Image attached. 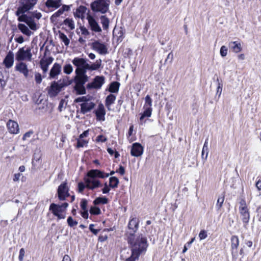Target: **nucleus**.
I'll use <instances>...</instances> for the list:
<instances>
[{"label":"nucleus","instance_id":"obj_57","mask_svg":"<svg viewBox=\"0 0 261 261\" xmlns=\"http://www.w3.org/2000/svg\"><path fill=\"white\" fill-rule=\"evenodd\" d=\"M31 15L34 18H36L37 20L40 19L42 17V14L40 12H37V11H34L31 13Z\"/></svg>","mask_w":261,"mask_h":261},{"label":"nucleus","instance_id":"obj_6","mask_svg":"<svg viewBox=\"0 0 261 261\" xmlns=\"http://www.w3.org/2000/svg\"><path fill=\"white\" fill-rule=\"evenodd\" d=\"M109 1L108 0H96L91 4V8L94 12H99L105 14L109 10Z\"/></svg>","mask_w":261,"mask_h":261},{"label":"nucleus","instance_id":"obj_51","mask_svg":"<svg viewBox=\"0 0 261 261\" xmlns=\"http://www.w3.org/2000/svg\"><path fill=\"white\" fill-rule=\"evenodd\" d=\"M26 24L29 27L31 30L36 31L37 29V24L34 20L28 21Z\"/></svg>","mask_w":261,"mask_h":261},{"label":"nucleus","instance_id":"obj_35","mask_svg":"<svg viewBox=\"0 0 261 261\" xmlns=\"http://www.w3.org/2000/svg\"><path fill=\"white\" fill-rule=\"evenodd\" d=\"M39 66L41 69L42 70L43 74H46L48 71V67L49 65L46 63L44 58H42L40 60Z\"/></svg>","mask_w":261,"mask_h":261},{"label":"nucleus","instance_id":"obj_17","mask_svg":"<svg viewBox=\"0 0 261 261\" xmlns=\"http://www.w3.org/2000/svg\"><path fill=\"white\" fill-rule=\"evenodd\" d=\"M61 65L58 63H55L50 70L49 78L57 79V77L61 73Z\"/></svg>","mask_w":261,"mask_h":261},{"label":"nucleus","instance_id":"obj_1","mask_svg":"<svg viewBox=\"0 0 261 261\" xmlns=\"http://www.w3.org/2000/svg\"><path fill=\"white\" fill-rule=\"evenodd\" d=\"M127 241L131 251V255L126 258L125 261L138 260L141 254L145 253L147 250L148 246L147 238L142 234H140L138 236L129 234Z\"/></svg>","mask_w":261,"mask_h":261},{"label":"nucleus","instance_id":"obj_8","mask_svg":"<svg viewBox=\"0 0 261 261\" xmlns=\"http://www.w3.org/2000/svg\"><path fill=\"white\" fill-rule=\"evenodd\" d=\"M58 197L59 200L64 201L70 196L69 188L65 181L61 183L57 189Z\"/></svg>","mask_w":261,"mask_h":261},{"label":"nucleus","instance_id":"obj_50","mask_svg":"<svg viewBox=\"0 0 261 261\" xmlns=\"http://www.w3.org/2000/svg\"><path fill=\"white\" fill-rule=\"evenodd\" d=\"M80 206L82 211L88 210V201L87 199L83 198L81 199L80 202Z\"/></svg>","mask_w":261,"mask_h":261},{"label":"nucleus","instance_id":"obj_20","mask_svg":"<svg viewBox=\"0 0 261 261\" xmlns=\"http://www.w3.org/2000/svg\"><path fill=\"white\" fill-rule=\"evenodd\" d=\"M7 127L11 134H17L19 132V128L17 122L10 119L7 123Z\"/></svg>","mask_w":261,"mask_h":261},{"label":"nucleus","instance_id":"obj_13","mask_svg":"<svg viewBox=\"0 0 261 261\" xmlns=\"http://www.w3.org/2000/svg\"><path fill=\"white\" fill-rule=\"evenodd\" d=\"M76 75L74 77L75 84L84 85L88 80V77L86 75V72L82 70H75Z\"/></svg>","mask_w":261,"mask_h":261},{"label":"nucleus","instance_id":"obj_64","mask_svg":"<svg viewBox=\"0 0 261 261\" xmlns=\"http://www.w3.org/2000/svg\"><path fill=\"white\" fill-rule=\"evenodd\" d=\"M81 215L82 217L84 219H88L89 214H88V210H85L82 211L81 212Z\"/></svg>","mask_w":261,"mask_h":261},{"label":"nucleus","instance_id":"obj_5","mask_svg":"<svg viewBox=\"0 0 261 261\" xmlns=\"http://www.w3.org/2000/svg\"><path fill=\"white\" fill-rule=\"evenodd\" d=\"M37 2L38 0H19V6L16 12V15L19 16L20 14L25 13L33 9Z\"/></svg>","mask_w":261,"mask_h":261},{"label":"nucleus","instance_id":"obj_4","mask_svg":"<svg viewBox=\"0 0 261 261\" xmlns=\"http://www.w3.org/2000/svg\"><path fill=\"white\" fill-rule=\"evenodd\" d=\"M83 180L84 182L81 181L77 184L76 191L79 193L83 194L85 189L86 188L93 191L96 188H98L102 186L101 183L99 182L98 181H95L94 180H90V179L89 178H87V177L85 176H84Z\"/></svg>","mask_w":261,"mask_h":261},{"label":"nucleus","instance_id":"obj_23","mask_svg":"<svg viewBox=\"0 0 261 261\" xmlns=\"http://www.w3.org/2000/svg\"><path fill=\"white\" fill-rule=\"evenodd\" d=\"M14 63V54L12 51H9L3 60V64L7 68H10Z\"/></svg>","mask_w":261,"mask_h":261},{"label":"nucleus","instance_id":"obj_14","mask_svg":"<svg viewBox=\"0 0 261 261\" xmlns=\"http://www.w3.org/2000/svg\"><path fill=\"white\" fill-rule=\"evenodd\" d=\"M92 48L97 51L99 54L106 55L108 54V48L107 46L99 41L96 40L92 43Z\"/></svg>","mask_w":261,"mask_h":261},{"label":"nucleus","instance_id":"obj_33","mask_svg":"<svg viewBox=\"0 0 261 261\" xmlns=\"http://www.w3.org/2000/svg\"><path fill=\"white\" fill-rule=\"evenodd\" d=\"M119 184V179L116 176H111L109 178L110 187L111 189H115L118 188Z\"/></svg>","mask_w":261,"mask_h":261},{"label":"nucleus","instance_id":"obj_45","mask_svg":"<svg viewBox=\"0 0 261 261\" xmlns=\"http://www.w3.org/2000/svg\"><path fill=\"white\" fill-rule=\"evenodd\" d=\"M67 222L68 226L70 227L74 228L78 224L77 221L73 220V219L69 216L67 219Z\"/></svg>","mask_w":261,"mask_h":261},{"label":"nucleus","instance_id":"obj_3","mask_svg":"<svg viewBox=\"0 0 261 261\" xmlns=\"http://www.w3.org/2000/svg\"><path fill=\"white\" fill-rule=\"evenodd\" d=\"M71 84V81L69 80V77L65 76L57 82H53L50 86L47 88V93L50 97H55L62 90L63 88L69 86Z\"/></svg>","mask_w":261,"mask_h":261},{"label":"nucleus","instance_id":"obj_32","mask_svg":"<svg viewBox=\"0 0 261 261\" xmlns=\"http://www.w3.org/2000/svg\"><path fill=\"white\" fill-rule=\"evenodd\" d=\"M108 202V198H107L105 196H102L96 198L94 200L93 203L94 205H98L100 204H107Z\"/></svg>","mask_w":261,"mask_h":261},{"label":"nucleus","instance_id":"obj_2","mask_svg":"<svg viewBox=\"0 0 261 261\" xmlns=\"http://www.w3.org/2000/svg\"><path fill=\"white\" fill-rule=\"evenodd\" d=\"M73 64L76 67L75 70H82L84 72L87 70L93 71L98 70L101 67L102 61L100 59L96 60V61L91 65L86 62V60L79 57L74 58L72 61Z\"/></svg>","mask_w":261,"mask_h":261},{"label":"nucleus","instance_id":"obj_61","mask_svg":"<svg viewBox=\"0 0 261 261\" xmlns=\"http://www.w3.org/2000/svg\"><path fill=\"white\" fill-rule=\"evenodd\" d=\"M94 225L91 224L89 225L90 230L95 235H96L99 231V229H96L94 228Z\"/></svg>","mask_w":261,"mask_h":261},{"label":"nucleus","instance_id":"obj_58","mask_svg":"<svg viewBox=\"0 0 261 261\" xmlns=\"http://www.w3.org/2000/svg\"><path fill=\"white\" fill-rule=\"evenodd\" d=\"M240 206H239V210L244 209V208H247V205L246 204V200L245 199H241L240 202Z\"/></svg>","mask_w":261,"mask_h":261},{"label":"nucleus","instance_id":"obj_37","mask_svg":"<svg viewBox=\"0 0 261 261\" xmlns=\"http://www.w3.org/2000/svg\"><path fill=\"white\" fill-rule=\"evenodd\" d=\"M74 88L78 94L83 95L86 93L84 85L75 84Z\"/></svg>","mask_w":261,"mask_h":261},{"label":"nucleus","instance_id":"obj_7","mask_svg":"<svg viewBox=\"0 0 261 261\" xmlns=\"http://www.w3.org/2000/svg\"><path fill=\"white\" fill-rule=\"evenodd\" d=\"M32 48L30 47L27 48H20L16 54L15 59L18 62H22L23 61H31L32 54L31 53Z\"/></svg>","mask_w":261,"mask_h":261},{"label":"nucleus","instance_id":"obj_31","mask_svg":"<svg viewBox=\"0 0 261 261\" xmlns=\"http://www.w3.org/2000/svg\"><path fill=\"white\" fill-rule=\"evenodd\" d=\"M116 98V96L113 94H110L108 95L106 97L105 100V106H106V107L109 109V107L114 103Z\"/></svg>","mask_w":261,"mask_h":261},{"label":"nucleus","instance_id":"obj_27","mask_svg":"<svg viewBox=\"0 0 261 261\" xmlns=\"http://www.w3.org/2000/svg\"><path fill=\"white\" fill-rule=\"evenodd\" d=\"M48 8L58 9L62 5V0H47L45 3Z\"/></svg>","mask_w":261,"mask_h":261},{"label":"nucleus","instance_id":"obj_63","mask_svg":"<svg viewBox=\"0 0 261 261\" xmlns=\"http://www.w3.org/2000/svg\"><path fill=\"white\" fill-rule=\"evenodd\" d=\"M116 172L119 173L121 175H123L125 174V169L122 166L120 165L119 169L116 170Z\"/></svg>","mask_w":261,"mask_h":261},{"label":"nucleus","instance_id":"obj_30","mask_svg":"<svg viewBox=\"0 0 261 261\" xmlns=\"http://www.w3.org/2000/svg\"><path fill=\"white\" fill-rule=\"evenodd\" d=\"M18 28L20 31L24 35L30 36L32 34L27 26L23 23H18Z\"/></svg>","mask_w":261,"mask_h":261},{"label":"nucleus","instance_id":"obj_34","mask_svg":"<svg viewBox=\"0 0 261 261\" xmlns=\"http://www.w3.org/2000/svg\"><path fill=\"white\" fill-rule=\"evenodd\" d=\"M100 22L104 30H107L109 29L110 20L106 15H101L100 17Z\"/></svg>","mask_w":261,"mask_h":261},{"label":"nucleus","instance_id":"obj_47","mask_svg":"<svg viewBox=\"0 0 261 261\" xmlns=\"http://www.w3.org/2000/svg\"><path fill=\"white\" fill-rule=\"evenodd\" d=\"M73 71V68L71 64H65L63 67V72L67 74H70Z\"/></svg>","mask_w":261,"mask_h":261},{"label":"nucleus","instance_id":"obj_48","mask_svg":"<svg viewBox=\"0 0 261 261\" xmlns=\"http://www.w3.org/2000/svg\"><path fill=\"white\" fill-rule=\"evenodd\" d=\"M108 140L107 137L103 135H98L95 139V142L96 143H105Z\"/></svg>","mask_w":261,"mask_h":261},{"label":"nucleus","instance_id":"obj_62","mask_svg":"<svg viewBox=\"0 0 261 261\" xmlns=\"http://www.w3.org/2000/svg\"><path fill=\"white\" fill-rule=\"evenodd\" d=\"M86 101H89L86 96H82L81 97H78L75 99V102H86Z\"/></svg>","mask_w":261,"mask_h":261},{"label":"nucleus","instance_id":"obj_55","mask_svg":"<svg viewBox=\"0 0 261 261\" xmlns=\"http://www.w3.org/2000/svg\"><path fill=\"white\" fill-rule=\"evenodd\" d=\"M207 237V233L206 230H201L199 233V238L200 240L206 239Z\"/></svg>","mask_w":261,"mask_h":261},{"label":"nucleus","instance_id":"obj_29","mask_svg":"<svg viewBox=\"0 0 261 261\" xmlns=\"http://www.w3.org/2000/svg\"><path fill=\"white\" fill-rule=\"evenodd\" d=\"M120 86V83L118 82H113L109 85V91L111 93H118Z\"/></svg>","mask_w":261,"mask_h":261},{"label":"nucleus","instance_id":"obj_22","mask_svg":"<svg viewBox=\"0 0 261 261\" xmlns=\"http://www.w3.org/2000/svg\"><path fill=\"white\" fill-rule=\"evenodd\" d=\"M87 10L88 9L86 6H80L76 9L75 11L73 12L74 17L82 19H84Z\"/></svg>","mask_w":261,"mask_h":261},{"label":"nucleus","instance_id":"obj_12","mask_svg":"<svg viewBox=\"0 0 261 261\" xmlns=\"http://www.w3.org/2000/svg\"><path fill=\"white\" fill-rule=\"evenodd\" d=\"M49 210L54 216L57 217L58 220L64 219L66 217L65 214H62L65 212L59 204L51 203Z\"/></svg>","mask_w":261,"mask_h":261},{"label":"nucleus","instance_id":"obj_28","mask_svg":"<svg viewBox=\"0 0 261 261\" xmlns=\"http://www.w3.org/2000/svg\"><path fill=\"white\" fill-rule=\"evenodd\" d=\"M229 46L231 47L232 51L235 53H238L242 50L241 43L238 41H232L229 43Z\"/></svg>","mask_w":261,"mask_h":261},{"label":"nucleus","instance_id":"obj_44","mask_svg":"<svg viewBox=\"0 0 261 261\" xmlns=\"http://www.w3.org/2000/svg\"><path fill=\"white\" fill-rule=\"evenodd\" d=\"M6 85V81L5 80L3 73L0 71V93L3 92Z\"/></svg>","mask_w":261,"mask_h":261},{"label":"nucleus","instance_id":"obj_54","mask_svg":"<svg viewBox=\"0 0 261 261\" xmlns=\"http://www.w3.org/2000/svg\"><path fill=\"white\" fill-rule=\"evenodd\" d=\"M18 16V21L24 22L25 23L28 21V20H27L28 16L27 15L24 14V13L20 14V15H19Z\"/></svg>","mask_w":261,"mask_h":261},{"label":"nucleus","instance_id":"obj_52","mask_svg":"<svg viewBox=\"0 0 261 261\" xmlns=\"http://www.w3.org/2000/svg\"><path fill=\"white\" fill-rule=\"evenodd\" d=\"M107 151L111 155H114V157L116 159L118 158L120 156V154L117 151L114 150L111 148H108Z\"/></svg>","mask_w":261,"mask_h":261},{"label":"nucleus","instance_id":"obj_56","mask_svg":"<svg viewBox=\"0 0 261 261\" xmlns=\"http://www.w3.org/2000/svg\"><path fill=\"white\" fill-rule=\"evenodd\" d=\"M228 49L227 47L224 45L221 46L220 50V53L222 57H225L227 54Z\"/></svg>","mask_w":261,"mask_h":261},{"label":"nucleus","instance_id":"obj_49","mask_svg":"<svg viewBox=\"0 0 261 261\" xmlns=\"http://www.w3.org/2000/svg\"><path fill=\"white\" fill-rule=\"evenodd\" d=\"M88 143V141L83 139H80L77 141L76 147L80 148L83 147L84 146L87 145Z\"/></svg>","mask_w":261,"mask_h":261},{"label":"nucleus","instance_id":"obj_46","mask_svg":"<svg viewBox=\"0 0 261 261\" xmlns=\"http://www.w3.org/2000/svg\"><path fill=\"white\" fill-rule=\"evenodd\" d=\"M152 99L149 95H147L145 98V104L144 108H151Z\"/></svg>","mask_w":261,"mask_h":261},{"label":"nucleus","instance_id":"obj_11","mask_svg":"<svg viewBox=\"0 0 261 261\" xmlns=\"http://www.w3.org/2000/svg\"><path fill=\"white\" fill-rule=\"evenodd\" d=\"M105 77L103 75H97L93 80V81L88 83L87 86L88 89H99L104 84Z\"/></svg>","mask_w":261,"mask_h":261},{"label":"nucleus","instance_id":"obj_24","mask_svg":"<svg viewBox=\"0 0 261 261\" xmlns=\"http://www.w3.org/2000/svg\"><path fill=\"white\" fill-rule=\"evenodd\" d=\"M62 7L51 16L50 19L53 20L54 18H57L62 15L65 12H68L70 10L72 5H62Z\"/></svg>","mask_w":261,"mask_h":261},{"label":"nucleus","instance_id":"obj_21","mask_svg":"<svg viewBox=\"0 0 261 261\" xmlns=\"http://www.w3.org/2000/svg\"><path fill=\"white\" fill-rule=\"evenodd\" d=\"M90 29L94 32H101V29L96 20L91 15L87 17Z\"/></svg>","mask_w":261,"mask_h":261},{"label":"nucleus","instance_id":"obj_59","mask_svg":"<svg viewBox=\"0 0 261 261\" xmlns=\"http://www.w3.org/2000/svg\"><path fill=\"white\" fill-rule=\"evenodd\" d=\"M34 132L32 130H30L29 132L25 133L23 137H22V140L24 141L25 140L28 138L31 137V136L33 134Z\"/></svg>","mask_w":261,"mask_h":261},{"label":"nucleus","instance_id":"obj_38","mask_svg":"<svg viewBox=\"0 0 261 261\" xmlns=\"http://www.w3.org/2000/svg\"><path fill=\"white\" fill-rule=\"evenodd\" d=\"M145 109L141 114L140 120H142L145 117H149L151 116L152 111V108H144Z\"/></svg>","mask_w":261,"mask_h":261},{"label":"nucleus","instance_id":"obj_43","mask_svg":"<svg viewBox=\"0 0 261 261\" xmlns=\"http://www.w3.org/2000/svg\"><path fill=\"white\" fill-rule=\"evenodd\" d=\"M224 198L225 195L224 194H222L218 197L216 203V207H217L218 210H220L222 207L224 201Z\"/></svg>","mask_w":261,"mask_h":261},{"label":"nucleus","instance_id":"obj_42","mask_svg":"<svg viewBox=\"0 0 261 261\" xmlns=\"http://www.w3.org/2000/svg\"><path fill=\"white\" fill-rule=\"evenodd\" d=\"M89 212L90 213L93 215H98L101 213L100 209L98 207L96 206V205L91 206L90 208Z\"/></svg>","mask_w":261,"mask_h":261},{"label":"nucleus","instance_id":"obj_39","mask_svg":"<svg viewBox=\"0 0 261 261\" xmlns=\"http://www.w3.org/2000/svg\"><path fill=\"white\" fill-rule=\"evenodd\" d=\"M59 38L64 43L66 46H68L70 43V40L64 33L59 31Z\"/></svg>","mask_w":261,"mask_h":261},{"label":"nucleus","instance_id":"obj_16","mask_svg":"<svg viewBox=\"0 0 261 261\" xmlns=\"http://www.w3.org/2000/svg\"><path fill=\"white\" fill-rule=\"evenodd\" d=\"M96 105L92 101H86L80 104V113L85 114L90 112L95 107Z\"/></svg>","mask_w":261,"mask_h":261},{"label":"nucleus","instance_id":"obj_19","mask_svg":"<svg viewBox=\"0 0 261 261\" xmlns=\"http://www.w3.org/2000/svg\"><path fill=\"white\" fill-rule=\"evenodd\" d=\"M143 152V147L139 143H135L133 144L130 154L132 156L138 157L141 156Z\"/></svg>","mask_w":261,"mask_h":261},{"label":"nucleus","instance_id":"obj_18","mask_svg":"<svg viewBox=\"0 0 261 261\" xmlns=\"http://www.w3.org/2000/svg\"><path fill=\"white\" fill-rule=\"evenodd\" d=\"M139 221L136 217L130 219L128 223V228L130 230L129 234H134L138 230L139 228Z\"/></svg>","mask_w":261,"mask_h":261},{"label":"nucleus","instance_id":"obj_36","mask_svg":"<svg viewBox=\"0 0 261 261\" xmlns=\"http://www.w3.org/2000/svg\"><path fill=\"white\" fill-rule=\"evenodd\" d=\"M63 23L67 26L70 30H73L75 28L74 22L72 18H66L63 21Z\"/></svg>","mask_w":261,"mask_h":261},{"label":"nucleus","instance_id":"obj_10","mask_svg":"<svg viewBox=\"0 0 261 261\" xmlns=\"http://www.w3.org/2000/svg\"><path fill=\"white\" fill-rule=\"evenodd\" d=\"M85 176L87 177V178H89L90 180H94L101 182L100 181L99 179H96V178H105L108 177V175L105 174V172L103 171L99 170L91 169L87 173Z\"/></svg>","mask_w":261,"mask_h":261},{"label":"nucleus","instance_id":"obj_41","mask_svg":"<svg viewBox=\"0 0 261 261\" xmlns=\"http://www.w3.org/2000/svg\"><path fill=\"white\" fill-rule=\"evenodd\" d=\"M35 81L36 84H40L42 81L43 78L45 77V74H43V75L38 72H35L34 74Z\"/></svg>","mask_w":261,"mask_h":261},{"label":"nucleus","instance_id":"obj_60","mask_svg":"<svg viewBox=\"0 0 261 261\" xmlns=\"http://www.w3.org/2000/svg\"><path fill=\"white\" fill-rule=\"evenodd\" d=\"M25 254V250L23 248H21L19 251V254L18 256V258L19 261H23V257Z\"/></svg>","mask_w":261,"mask_h":261},{"label":"nucleus","instance_id":"obj_25","mask_svg":"<svg viewBox=\"0 0 261 261\" xmlns=\"http://www.w3.org/2000/svg\"><path fill=\"white\" fill-rule=\"evenodd\" d=\"M230 243H231V253L232 256L233 257L234 255V250H237L239 246L240 241L238 236L237 235H232L230 238Z\"/></svg>","mask_w":261,"mask_h":261},{"label":"nucleus","instance_id":"obj_40","mask_svg":"<svg viewBox=\"0 0 261 261\" xmlns=\"http://www.w3.org/2000/svg\"><path fill=\"white\" fill-rule=\"evenodd\" d=\"M207 140L208 139H207L204 142L201 154L202 158L205 160L206 159L208 155Z\"/></svg>","mask_w":261,"mask_h":261},{"label":"nucleus","instance_id":"obj_9","mask_svg":"<svg viewBox=\"0 0 261 261\" xmlns=\"http://www.w3.org/2000/svg\"><path fill=\"white\" fill-rule=\"evenodd\" d=\"M15 70L22 74L24 78L28 80H29L33 77V75L29 73L31 70L28 69L27 64L23 62H18L17 63L15 66Z\"/></svg>","mask_w":261,"mask_h":261},{"label":"nucleus","instance_id":"obj_53","mask_svg":"<svg viewBox=\"0 0 261 261\" xmlns=\"http://www.w3.org/2000/svg\"><path fill=\"white\" fill-rule=\"evenodd\" d=\"M103 188L101 189V191L103 194H108L110 191L111 187H110V184L108 185L107 182H106L104 185Z\"/></svg>","mask_w":261,"mask_h":261},{"label":"nucleus","instance_id":"obj_15","mask_svg":"<svg viewBox=\"0 0 261 261\" xmlns=\"http://www.w3.org/2000/svg\"><path fill=\"white\" fill-rule=\"evenodd\" d=\"M97 121H103L105 120L106 111L103 105L101 103L98 105L97 108L93 112Z\"/></svg>","mask_w":261,"mask_h":261},{"label":"nucleus","instance_id":"obj_26","mask_svg":"<svg viewBox=\"0 0 261 261\" xmlns=\"http://www.w3.org/2000/svg\"><path fill=\"white\" fill-rule=\"evenodd\" d=\"M239 212L242 217V220L244 225L248 224L250 220V212L248 208L239 210Z\"/></svg>","mask_w":261,"mask_h":261}]
</instances>
